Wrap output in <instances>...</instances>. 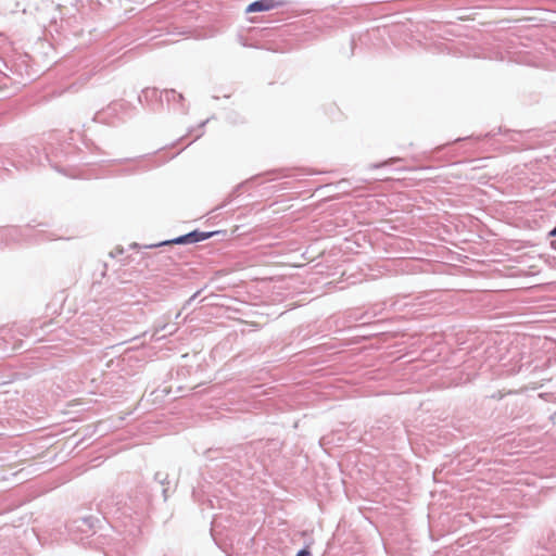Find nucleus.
<instances>
[{
  "instance_id": "1",
  "label": "nucleus",
  "mask_w": 556,
  "mask_h": 556,
  "mask_svg": "<svg viewBox=\"0 0 556 556\" xmlns=\"http://www.w3.org/2000/svg\"><path fill=\"white\" fill-rule=\"evenodd\" d=\"M285 0H257L252 3H250L245 12L252 13V12H262V11H270L276 8L285 5Z\"/></svg>"
},
{
  "instance_id": "2",
  "label": "nucleus",
  "mask_w": 556,
  "mask_h": 556,
  "mask_svg": "<svg viewBox=\"0 0 556 556\" xmlns=\"http://www.w3.org/2000/svg\"><path fill=\"white\" fill-rule=\"evenodd\" d=\"M208 236L210 235H199L197 232H190L186 236L176 238V239L169 241L168 243H175V244L191 243V242H197V241L206 239V238H208Z\"/></svg>"
},
{
  "instance_id": "3",
  "label": "nucleus",
  "mask_w": 556,
  "mask_h": 556,
  "mask_svg": "<svg viewBox=\"0 0 556 556\" xmlns=\"http://www.w3.org/2000/svg\"><path fill=\"white\" fill-rule=\"evenodd\" d=\"M296 556H311V553L307 549L300 551Z\"/></svg>"
},
{
  "instance_id": "4",
  "label": "nucleus",
  "mask_w": 556,
  "mask_h": 556,
  "mask_svg": "<svg viewBox=\"0 0 556 556\" xmlns=\"http://www.w3.org/2000/svg\"><path fill=\"white\" fill-rule=\"evenodd\" d=\"M551 237H556V227L549 231Z\"/></svg>"
}]
</instances>
